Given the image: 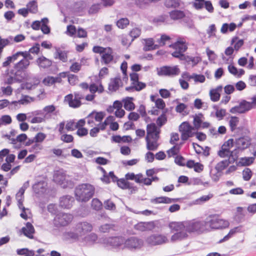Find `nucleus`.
Here are the masks:
<instances>
[{
    "label": "nucleus",
    "instance_id": "obj_16",
    "mask_svg": "<svg viewBox=\"0 0 256 256\" xmlns=\"http://www.w3.org/2000/svg\"><path fill=\"white\" fill-rule=\"evenodd\" d=\"M92 226L86 222L78 223L75 228V230L82 237L86 233L90 232L92 230Z\"/></svg>",
    "mask_w": 256,
    "mask_h": 256
},
{
    "label": "nucleus",
    "instance_id": "obj_13",
    "mask_svg": "<svg viewBox=\"0 0 256 256\" xmlns=\"http://www.w3.org/2000/svg\"><path fill=\"white\" fill-rule=\"evenodd\" d=\"M252 109V106L250 102L246 100H242L240 102L238 105L232 108L230 112L232 114H244Z\"/></svg>",
    "mask_w": 256,
    "mask_h": 256
},
{
    "label": "nucleus",
    "instance_id": "obj_39",
    "mask_svg": "<svg viewBox=\"0 0 256 256\" xmlns=\"http://www.w3.org/2000/svg\"><path fill=\"white\" fill-rule=\"evenodd\" d=\"M46 186V184L44 181H40L35 184L32 188L36 193L39 194L44 191Z\"/></svg>",
    "mask_w": 256,
    "mask_h": 256
},
{
    "label": "nucleus",
    "instance_id": "obj_11",
    "mask_svg": "<svg viewBox=\"0 0 256 256\" xmlns=\"http://www.w3.org/2000/svg\"><path fill=\"white\" fill-rule=\"evenodd\" d=\"M168 242L167 236L162 234H154L148 236L146 242L150 246L162 245Z\"/></svg>",
    "mask_w": 256,
    "mask_h": 256
},
{
    "label": "nucleus",
    "instance_id": "obj_41",
    "mask_svg": "<svg viewBox=\"0 0 256 256\" xmlns=\"http://www.w3.org/2000/svg\"><path fill=\"white\" fill-rule=\"evenodd\" d=\"M55 110L56 107L53 104L46 106L43 108L44 116L46 119L50 118V114L54 112Z\"/></svg>",
    "mask_w": 256,
    "mask_h": 256
},
{
    "label": "nucleus",
    "instance_id": "obj_48",
    "mask_svg": "<svg viewBox=\"0 0 256 256\" xmlns=\"http://www.w3.org/2000/svg\"><path fill=\"white\" fill-rule=\"evenodd\" d=\"M114 120V118L113 116H108L103 122L100 123L98 124V128L100 130H104L106 129V126L109 124L110 122H113Z\"/></svg>",
    "mask_w": 256,
    "mask_h": 256
},
{
    "label": "nucleus",
    "instance_id": "obj_37",
    "mask_svg": "<svg viewBox=\"0 0 256 256\" xmlns=\"http://www.w3.org/2000/svg\"><path fill=\"white\" fill-rule=\"evenodd\" d=\"M105 115L104 112L93 111L88 114V118H94L98 122H100L105 116Z\"/></svg>",
    "mask_w": 256,
    "mask_h": 256
},
{
    "label": "nucleus",
    "instance_id": "obj_54",
    "mask_svg": "<svg viewBox=\"0 0 256 256\" xmlns=\"http://www.w3.org/2000/svg\"><path fill=\"white\" fill-rule=\"evenodd\" d=\"M92 207L96 210H100L102 206V202L98 198H94L92 201Z\"/></svg>",
    "mask_w": 256,
    "mask_h": 256
},
{
    "label": "nucleus",
    "instance_id": "obj_58",
    "mask_svg": "<svg viewBox=\"0 0 256 256\" xmlns=\"http://www.w3.org/2000/svg\"><path fill=\"white\" fill-rule=\"evenodd\" d=\"M12 118L9 115H4L0 118V126L11 124Z\"/></svg>",
    "mask_w": 256,
    "mask_h": 256
},
{
    "label": "nucleus",
    "instance_id": "obj_51",
    "mask_svg": "<svg viewBox=\"0 0 256 256\" xmlns=\"http://www.w3.org/2000/svg\"><path fill=\"white\" fill-rule=\"evenodd\" d=\"M141 28H133L129 33L130 36L132 38L131 42H132L135 38H138L141 34Z\"/></svg>",
    "mask_w": 256,
    "mask_h": 256
},
{
    "label": "nucleus",
    "instance_id": "obj_42",
    "mask_svg": "<svg viewBox=\"0 0 256 256\" xmlns=\"http://www.w3.org/2000/svg\"><path fill=\"white\" fill-rule=\"evenodd\" d=\"M90 91L92 94H94L98 92L99 93H102L104 90V87L101 83H99L98 85L96 84H92L89 87Z\"/></svg>",
    "mask_w": 256,
    "mask_h": 256
},
{
    "label": "nucleus",
    "instance_id": "obj_53",
    "mask_svg": "<svg viewBox=\"0 0 256 256\" xmlns=\"http://www.w3.org/2000/svg\"><path fill=\"white\" fill-rule=\"evenodd\" d=\"M180 145L178 144H175L173 147L167 151L168 156L171 157L178 154L180 152Z\"/></svg>",
    "mask_w": 256,
    "mask_h": 256
},
{
    "label": "nucleus",
    "instance_id": "obj_1",
    "mask_svg": "<svg viewBox=\"0 0 256 256\" xmlns=\"http://www.w3.org/2000/svg\"><path fill=\"white\" fill-rule=\"evenodd\" d=\"M172 227L176 230L184 228L188 234H201L206 232L205 220L198 218L180 222V223L172 224Z\"/></svg>",
    "mask_w": 256,
    "mask_h": 256
},
{
    "label": "nucleus",
    "instance_id": "obj_64",
    "mask_svg": "<svg viewBox=\"0 0 256 256\" xmlns=\"http://www.w3.org/2000/svg\"><path fill=\"white\" fill-rule=\"evenodd\" d=\"M67 76L68 78V82L70 84L74 86L78 82V78L76 76L73 74H67Z\"/></svg>",
    "mask_w": 256,
    "mask_h": 256
},
{
    "label": "nucleus",
    "instance_id": "obj_49",
    "mask_svg": "<svg viewBox=\"0 0 256 256\" xmlns=\"http://www.w3.org/2000/svg\"><path fill=\"white\" fill-rule=\"evenodd\" d=\"M239 123V118L236 116H232L229 120V125L232 131H234Z\"/></svg>",
    "mask_w": 256,
    "mask_h": 256
},
{
    "label": "nucleus",
    "instance_id": "obj_24",
    "mask_svg": "<svg viewBox=\"0 0 256 256\" xmlns=\"http://www.w3.org/2000/svg\"><path fill=\"white\" fill-rule=\"evenodd\" d=\"M159 138H146V148L149 150L154 151L157 150L158 144V140Z\"/></svg>",
    "mask_w": 256,
    "mask_h": 256
},
{
    "label": "nucleus",
    "instance_id": "obj_45",
    "mask_svg": "<svg viewBox=\"0 0 256 256\" xmlns=\"http://www.w3.org/2000/svg\"><path fill=\"white\" fill-rule=\"evenodd\" d=\"M132 98H128L124 100V108L127 110H132L134 109V104L132 102Z\"/></svg>",
    "mask_w": 256,
    "mask_h": 256
},
{
    "label": "nucleus",
    "instance_id": "obj_44",
    "mask_svg": "<svg viewBox=\"0 0 256 256\" xmlns=\"http://www.w3.org/2000/svg\"><path fill=\"white\" fill-rule=\"evenodd\" d=\"M26 8L28 10L29 12L36 14L38 12V4L36 0L30 2L26 4Z\"/></svg>",
    "mask_w": 256,
    "mask_h": 256
},
{
    "label": "nucleus",
    "instance_id": "obj_5",
    "mask_svg": "<svg viewBox=\"0 0 256 256\" xmlns=\"http://www.w3.org/2000/svg\"><path fill=\"white\" fill-rule=\"evenodd\" d=\"M54 180L55 182L66 188L72 186V182L70 180L69 176L66 175L63 170H60L54 172Z\"/></svg>",
    "mask_w": 256,
    "mask_h": 256
},
{
    "label": "nucleus",
    "instance_id": "obj_33",
    "mask_svg": "<svg viewBox=\"0 0 256 256\" xmlns=\"http://www.w3.org/2000/svg\"><path fill=\"white\" fill-rule=\"evenodd\" d=\"M64 238L66 240H80L82 237L76 231L74 232H67L64 234Z\"/></svg>",
    "mask_w": 256,
    "mask_h": 256
},
{
    "label": "nucleus",
    "instance_id": "obj_34",
    "mask_svg": "<svg viewBox=\"0 0 256 256\" xmlns=\"http://www.w3.org/2000/svg\"><path fill=\"white\" fill-rule=\"evenodd\" d=\"M228 70L236 77L240 78L244 74V70L243 69L238 70L234 66L230 64L228 66Z\"/></svg>",
    "mask_w": 256,
    "mask_h": 256
},
{
    "label": "nucleus",
    "instance_id": "obj_62",
    "mask_svg": "<svg viewBox=\"0 0 256 256\" xmlns=\"http://www.w3.org/2000/svg\"><path fill=\"white\" fill-rule=\"evenodd\" d=\"M67 76V72H62L58 74L56 76H54V84L56 83H62V78H65Z\"/></svg>",
    "mask_w": 256,
    "mask_h": 256
},
{
    "label": "nucleus",
    "instance_id": "obj_25",
    "mask_svg": "<svg viewBox=\"0 0 256 256\" xmlns=\"http://www.w3.org/2000/svg\"><path fill=\"white\" fill-rule=\"evenodd\" d=\"M242 232V228L241 226H236L232 228L228 233L224 236V238L220 240V242L228 240L230 238L234 236L236 234Z\"/></svg>",
    "mask_w": 256,
    "mask_h": 256
},
{
    "label": "nucleus",
    "instance_id": "obj_15",
    "mask_svg": "<svg viewBox=\"0 0 256 256\" xmlns=\"http://www.w3.org/2000/svg\"><path fill=\"white\" fill-rule=\"evenodd\" d=\"M142 245V240L135 237H132L124 242V248L130 250L140 248Z\"/></svg>",
    "mask_w": 256,
    "mask_h": 256
},
{
    "label": "nucleus",
    "instance_id": "obj_26",
    "mask_svg": "<svg viewBox=\"0 0 256 256\" xmlns=\"http://www.w3.org/2000/svg\"><path fill=\"white\" fill-rule=\"evenodd\" d=\"M117 184L118 186L122 189H132V192H135L137 190V188L136 186L132 187L131 184L126 181L124 179H117Z\"/></svg>",
    "mask_w": 256,
    "mask_h": 256
},
{
    "label": "nucleus",
    "instance_id": "obj_60",
    "mask_svg": "<svg viewBox=\"0 0 256 256\" xmlns=\"http://www.w3.org/2000/svg\"><path fill=\"white\" fill-rule=\"evenodd\" d=\"M212 194L208 195L202 196L200 198L195 200L194 204H200L202 203L208 201L211 198H212Z\"/></svg>",
    "mask_w": 256,
    "mask_h": 256
},
{
    "label": "nucleus",
    "instance_id": "obj_8",
    "mask_svg": "<svg viewBox=\"0 0 256 256\" xmlns=\"http://www.w3.org/2000/svg\"><path fill=\"white\" fill-rule=\"evenodd\" d=\"M157 74L159 76L174 77L180 74V70L178 66H163L156 68Z\"/></svg>",
    "mask_w": 256,
    "mask_h": 256
},
{
    "label": "nucleus",
    "instance_id": "obj_32",
    "mask_svg": "<svg viewBox=\"0 0 256 256\" xmlns=\"http://www.w3.org/2000/svg\"><path fill=\"white\" fill-rule=\"evenodd\" d=\"M97 240L98 236L94 233H91L84 238H82V242H85L88 245L94 244Z\"/></svg>",
    "mask_w": 256,
    "mask_h": 256
},
{
    "label": "nucleus",
    "instance_id": "obj_14",
    "mask_svg": "<svg viewBox=\"0 0 256 256\" xmlns=\"http://www.w3.org/2000/svg\"><path fill=\"white\" fill-rule=\"evenodd\" d=\"M130 78L132 81V86L126 88V90L130 91L135 90L136 91H140L146 87V85L144 83L138 81V76L137 74H131Z\"/></svg>",
    "mask_w": 256,
    "mask_h": 256
},
{
    "label": "nucleus",
    "instance_id": "obj_59",
    "mask_svg": "<svg viewBox=\"0 0 256 256\" xmlns=\"http://www.w3.org/2000/svg\"><path fill=\"white\" fill-rule=\"evenodd\" d=\"M152 222H141L135 226V228L140 231H145L148 230V226L152 224Z\"/></svg>",
    "mask_w": 256,
    "mask_h": 256
},
{
    "label": "nucleus",
    "instance_id": "obj_7",
    "mask_svg": "<svg viewBox=\"0 0 256 256\" xmlns=\"http://www.w3.org/2000/svg\"><path fill=\"white\" fill-rule=\"evenodd\" d=\"M179 131L181 134V139L184 141L194 136L196 132V128L187 122H183L179 126Z\"/></svg>",
    "mask_w": 256,
    "mask_h": 256
},
{
    "label": "nucleus",
    "instance_id": "obj_35",
    "mask_svg": "<svg viewBox=\"0 0 256 256\" xmlns=\"http://www.w3.org/2000/svg\"><path fill=\"white\" fill-rule=\"evenodd\" d=\"M121 80L120 78H115L112 79L108 86V89L110 91L115 92L119 88Z\"/></svg>",
    "mask_w": 256,
    "mask_h": 256
},
{
    "label": "nucleus",
    "instance_id": "obj_63",
    "mask_svg": "<svg viewBox=\"0 0 256 256\" xmlns=\"http://www.w3.org/2000/svg\"><path fill=\"white\" fill-rule=\"evenodd\" d=\"M252 176V172L248 168H246L242 171V178L246 181L249 180Z\"/></svg>",
    "mask_w": 256,
    "mask_h": 256
},
{
    "label": "nucleus",
    "instance_id": "obj_38",
    "mask_svg": "<svg viewBox=\"0 0 256 256\" xmlns=\"http://www.w3.org/2000/svg\"><path fill=\"white\" fill-rule=\"evenodd\" d=\"M112 180L113 182H116L117 180V177L114 174V173L113 172H110L108 173V174H107V173L106 172V174H103L102 177L100 178V180L103 182L108 184L110 182V180Z\"/></svg>",
    "mask_w": 256,
    "mask_h": 256
},
{
    "label": "nucleus",
    "instance_id": "obj_61",
    "mask_svg": "<svg viewBox=\"0 0 256 256\" xmlns=\"http://www.w3.org/2000/svg\"><path fill=\"white\" fill-rule=\"evenodd\" d=\"M113 228L114 225L112 224H106L102 225L99 228V230L103 233L108 232L111 230L113 229Z\"/></svg>",
    "mask_w": 256,
    "mask_h": 256
},
{
    "label": "nucleus",
    "instance_id": "obj_12",
    "mask_svg": "<svg viewBox=\"0 0 256 256\" xmlns=\"http://www.w3.org/2000/svg\"><path fill=\"white\" fill-rule=\"evenodd\" d=\"M83 96L78 94L74 93V96L72 94H69L64 96V102L68 104L71 108H76L80 106L82 103L80 100Z\"/></svg>",
    "mask_w": 256,
    "mask_h": 256
},
{
    "label": "nucleus",
    "instance_id": "obj_21",
    "mask_svg": "<svg viewBox=\"0 0 256 256\" xmlns=\"http://www.w3.org/2000/svg\"><path fill=\"white\" fill-rule=\"evenodd\" d=\"M112 53V50L111 48H106V50L102 56V62L106 64L111 62L114 60Z\"/></svg>",
    "mask_w": 256,
    "mask_h": 256
},
{
    "label": "nucleus",
    "instance_id": "obj_23",
    "mask_svg": "<svg viewBox=\"0 0 256 256\" xmlns=\"http://www.w3.org/2000/svg\"><path fill=\"white\" fill-rule=\"evenodd\" d=\"M36 62L40 68L43 69L48 68L52 64V60L44 56L39 57L36 60Z\"/></svg>",
    "mask_w": 256,
    "mask_h": 256
},
{
    "label": "nucleus",
    "instance_id": "obj_57",
    "mask_svg": "<svg viewBox=\"0 0 256 256\" xmlns=\"http://www.w3.org/2000/svg\"><path fill=\"white\" fill-rule=\"evenodd\" d=\"M27 51L18 52L10 56V57L14 62L18 60H20L25 54H27Z\"/></svg>",
    "mask_w": 256,
    "mask_h": 256
},
{
    "label": "nucleus",
    "instance_id": "obj_3",
    "mask_svg": "<svg viewBox=\"0 0 256 256\" xmlns=\"http://www.w3.org/2000/svg\"><path fill=\"white\" fill-rule=\"evenodd\" d=\"M206 232L212 230L225 229L230 226L228 220L220 218L217 214H210L205 220Z\"/></svg>",
    "mask_w": 256,
    "mask_h": 256
},
{
    "label": "nucleus",
    "instance_id": "obj_55",
    "mask_svg": "<svg viewBox=\"0 0 256 256\" xmlns=\"http://www.w3.org/2000/svg\"><path fill=\"white\" fill-rule=\"evenodd\" d=\"M202 115L200 114L198 116H196L194 118V126H193L194 128H196V130L197 131L200 127L202 123Z\"/></svg>",
    "mask_w": 256,
    "mask_h": 256
},
{
    "label": "nucleus",
    "instance_id": "obj_17",
    "mask_svg": "<svg viewBox=\"0 0 256 256\" xmlns=\"http://www.w3.org/2000/svg\"><path fill=\"white\" fill-rule=\"evenodd\" d=\"M251 144V138L248 136H244L235 140V144L237 148L244 150Z\"/></svg>",
    "mask_w": 256,
    "mask_h": 256
},
{
    "label": "nucleus",
    "instance_id": "obj_20",
    "mask_svg": "<svg viewBox=\"0 0 256 256\" xmlns=\"http://www.w3.org/2000/svg\"><path fill=\"white\" fill-rule=\"evenodd\" d=\"M29 52H27V54H25L18 62L14 64V68L17 71L20 72L28 68L30 65V62L26 59V57L28 56Z\"/></svg>",
    "mask_w": 256,
    "mask_h": 256
},
{
    "label": "nucleus",
    "instance_id": "obj_47",
    "mask_svg": "<svg viewBox=\"0 0 256 256\" xmlns=\"http://www.w3.org/2000/svg\"><path fill=\"white\" fill-rule=\"evenodd\" d=\"M170 16L172 19L176 20L182 18L184 14L182 11L175 10L170 12Z\"/></svg>",
    "mask_w": 256,
    "mask_h": 256
},
{
    "label": "nucleus",
    "instance_id": "obj_18",
    "mask_svg": "<svg viewBox=\"0 0 256 256\" xmlns=\"http://www.w3.org/2000/svg\"><path fill=\"white\" fill-rule=\"evenodd\" d=\"M236 161V156L232 155L230 158L228 160H224L218 162L215 168L218 172H222L224 170L228 165L230 164H233Z\"/></svg>",
    "mask_w": 256,
    "mask_h": 256
},
{
    "label": "nucleus",
    "instance_id": "obj_36",
    "mask_svg": "<svg viewBox=\"0 0 256 256\" xmlns=\"http://www.w3.org/2000/svg\"><path fill=\"white\" fill-rule=\"evenodd\" d=\"M254 160V157H243L239 159L237 163L238 166H247L252 164Z\"/></svg>",
    "mask_w": 256,
    "mask_h": 256
},
{
    "label": "nucleus",
    "instance_id": "obj_50",
    "mask_svg": "<svg viewBox=\"0 0 256 256\" xmlns=\"http://www.w3.org/2000/svg\"><path fill=\"white\" fill-rule=\"evenodd\" d=\"M214 108L216 110L215 116L217 119L218 120H222L226 114V110L222 108L219 110L216 106H214Z\"/></svg>",
    "mask_w": 256,
    "mask_h": 256
},
{
    "label": "nucleus",
    "instance_id": "obj_6",
    "mask_svg": "<svg viewBox=\"0 0 256 256\" xmlns=\"http://www.w3.org/2000/svg\"><path fill=\"white\" fill-rule=\"evenodd\" d=\"M124 240L122 237H110L102 238L100 240V242L105 246H112L114 248L123 249L124 248Z\"/></svg>",
    "mask_w": 256,
    "mask_h": 256
},
{
    "label": "nucleus",
    "instance_id": "obj_10",
    "mask_svg": "<svg viewBox=\"0 0 256 256\" xmlns=\"http://www.w3.org/2000/svg\"><path fill=\"white\" fill-rule=\"evenodd\" d=\"M73 216L70 214L59 213L55 216L54 224L56 226H65L70 224L73 220Z\"/></svg>",
    "mask_w": 256,
    "mask_h": 256
},
{
    "label": "nucleus",
    "instance_id": "obj_30",
    "mask_svg": "<svg viewBox=\"0 0 256 256\" xmlns=\"http://www.w3.org/2000/svg\"><path fill=\"white\" fill-rule=\"evenodd\" d=\"M236 150L232 151L228 150H226V149H224L221 148L220 150L218 152V154L220 158H224L226 157H228L229 158H230V156H231L232 155L234 156H236V161L238 160V156L236 154Z\"/></svg>",
    "mask_w": 256,
    "mask_h": 256
},
{
    "label": "nucleus",
    "instance_id": "obj_40",
    "mask_svg": "<svg viewBox=\"0 0 256 256\" xmlns=\"http://www.w3.org/2000/svg\"><path fill=\"white\" fill-rule=\"evenodd\" d=\"M55 58H58L63 62H66L67 60L66 53L60 48H56Z\"/></svg>",
    "mask_w": 256,
    "mask_h": 256
},
{
    "label": "nucleus",
    "instance_id": "obj_9",
    "mask_svg": "<svg viewBox=\"0 0 256 256\" xmlns=\"http://www.w3.org/2000/svg\"><path fill=\"white\" fill-rule=\"evenodd\" d=\"M180 223L179 222H171L168 224V227L170 228L172 232H174L170 237V241L172 242H176L182 241V240L186 239L188 234L187 232L184 230V228H182L180 230H176L172 228V225L174 224Z\"/></svg>",
    "mask_w": 256,
    "mask_h": 256
},
{
    "label": "nucleus",
    "instance_id": "obj_46",
    "mask_svg": "<svg viewBox=\"0 0 256 256\" xmlns=\"http://www.w3.org/2000/svg\"><path fill=\"white\" fill-rule=\"evenodd\" d=\"M42 25L40 27V29L42 32L44 34H48L50 32V28L48 26V20L45 18H42L41 20Z\"/></svg>",
    "mask_w": 256,
    "mask_h": 256
},
{
    "label": "nucleus",
    "instance_id": "obj_27",
    "mask_svg": "<svg viewBox=\"0 0 256 256\" xmlns=\"http://www.w3.org/2000/svg\"><path fill=\"white\" fill-rule=\"evenodd\" d=\"M22 233L24 236L30 238H33V234L34 232V229L33 226L30 222H27L26 226L22 228Z\"/></svg>",
    "mask_w": 256,
    "mask_h": 256
},
{
    "label": "nucleus",
    "instance_id": "obj_22",
    "mask_svg": "<svg viewBox=\"0 0 256 256\" xmlns=\"http://www.w3.org/2000/svg\"><path fill=\"white\" fill-rule=\"evenodd\" d=\"M74 202V198L72 196H66L60 198V205L65 208H70Z\"/></svg>",
    "mask_w": 256,
    "mask_h": 256
},
{
    "label": "nucleus",
    "instance_id": "obj_29",
    "mask_svg": "<svg viewBox=\"0 0 256 256\" xmlns=\"http://www.w3.org/2000/svg\"><path fill=\"white\" fill-rule=\"evenodd\" d=\"M177 199L172 198L166 196H160L151 200V202L154 204H170L176 202Z\"/></svg>",
    "mask_w": 256,
    "mask_h": 256
},
{
    "label": "nucleus",
    "instance_id": "obj_31",
    "mask_svg": "<svg viewBox=\"0 0 256 256\" xmlns=\"http://www.w3.org/2000/svg\"><path fill=\"white\" fill-rule=\"evenodd\" d=\"M143 41L144 42V51H150L158 48L156 44H154V40L152 38L144 39Z\"/></svg>",
    "mask_w": 256,
    "mask_h": 256
},
{
    "label": "nucleus",
    "instance_id": "obj_56",
    "mask_svg": "<svg viewBox=\"0 0 256 256\" xmlns=\"http://www.w3.org/2000/svg\"><path fill=\"white\" fill-rule=\"evenodd\" d=\"M104 206L105 209L110 210H115L116 206L115 204L110 200H107L104 202Z\"/></svg>",
    "mask_w": 256,
    "mask_h": 256
},
{
    "label": "nucleus",
    "instance_id": "obj_4",
    "mask_svg": "<svg viewBox=\"0 0 256 256\" xmlns=\"http://www.w3.org/2000/svg\"><path fill=\"white\" fill-rule=\"evenodd\" d=\"M170 46L176 50L172 54L174 57L178 58L180 60L184 58V54L183 53L188 49V44L184 38H178L176 41L170 44Z\"/></svg>",
    "mask_w": 256,
    "mask_h": 256
},
{
    "label": "nucleus",
    "instance_id": "obj_28",
    "mask_svg": "<svg viewBox=\"0 0 256 256\" xmlns=\"http://www.w3.org/2000/svg\"><path fill=\"white\" fill-rule=\"evenodd\" d=\"M222 86H218L216 88L211 90L210 92V99L213 102H217L220 98V92L222 91Z\"/></svg>",
    "mask_w": 256,
    "mask_h": 256
},
{
    "label": "nucleus",
    "instance_id": "obj_19",
    "mask_svg": "<svg viewBox=\"0 0 256 256\" xmlns=\"http://www.w3.org/2000/svg\"><path fill=\"white\" fill-rule=\"evenodd\" d=\"M146 132L147 134L146 138H159L160 129L158 128L155 124L152 123L148 124Z\"/></svg>",
    "mask_w": 256,
    "mask_h": 256
},
{
    "label": "nucleus",
    "instance_id": "obj_2",
    "mask_svg": "<svg viewBox=\"0 0 256 256\" xmlns=\"http://www.w3.org/2000/svg\"><path fill=\"white\" fill-rule=\"evenodd\" d=\"M95 188L90 184H82L78 185L75 188L76 199L80 202H87L94 196Z\"/></svg>",
    "mask_w": 256,
    "mask_h": 256
},
{
    "label": "nucleus",
    "instance_id": "obj_52",
    "mask_svg": "<svg viewBox=\"0 0 256 256\" xmlns=\"http://www.w3.org/2000/svg\"><path fill=\"white\" fill-rule=\"evenodd\" d=\"M129 23L128 18H121L116 22V24L119 28L124 29L129 24Z\"/></svg>",
    "mask_w": 256,
    "mask_h": 256
},
{
    "label": "nucleus",
    "instance_id": "obj_43",
    "mask_svg": "<svg viewBox=\"0 0 256 256\" xmlns=\"http://www.w3.org/2000/svg\"><path fill=\"white\" fill-rule=\"evenodd\" d=\"M180 60H184L187 62L189 64H191L192 66H196V64L198 63L200 61V58L199 57H192L190 56H186L184 55V58H180Z\"/></svg>",
    "mask_w": 256,
    "mask_h": 256
}]
</instances>
